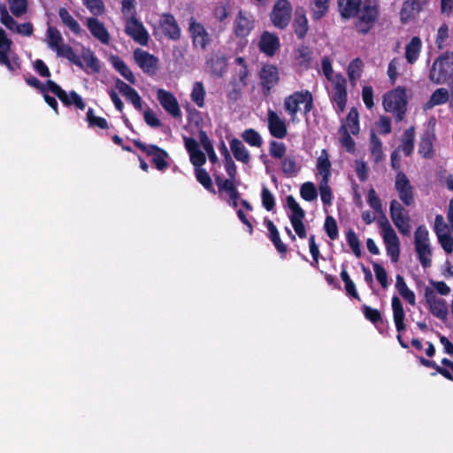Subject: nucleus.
<instances>
[{
	"label": "nucleus",
	"mask_w": 453,
	"mask_h": 453,
	"mask_svg": "<svg viewBox=\"0 0 453 453\" xmlns=\"http://www.w3.org/2000/svg\"><path fill=\"white\" fill-rule=\"evenodd\" d=\"M337 3L343 19L357 18L356 28L362 35L368 34L379 18V0H337Z\"/></svg>",
	"instance_id": "obj_1"
},
{
	"label": "nucleus",
	"mask_w": 453,
	"mask_h": 453,
	"mask_svg": "<svg viewBox=\"0 0 453 453\" xmlns=\"http://www.w3.org/2000/svg\"><path fill=\"white\" fill-rule=\"evenodd\" d=\"M407 94L404 87L398 86L383 96L385 111L393 113L396 122L403 119L407 111Z\"/></svg>",
	"instance_id": "obj_2"
},
{
	"label": "nucleus",
	"mask_w": 453,
	"mask_h": 453,
	"mask_svg": "<svg viewBox=\"0 0 453 453\" xmlns=\"http://www.w3.org/2000/svg\"><path fill=\"white\" fill-rule=\"evenodd\" d=\"M453 76V52L446 51L433 64L429 78L436 84H442Z\"/></svg>",
	"instance_id": "obj_3"
},
{
	"label": "nucleus",
	"mask_w": 453,
	"mask_h": 453,
	"mask_svg": "<svg viewBox=\"0 0 453 453\" xmlns=\"http://www.w3.org/2000/svg\"><path fill=\"white\" fill-rule=\"evenodd\" d=\"M133 143L147 157H151L150 162L154 165L157 170L164 172L168 168L169 164L167 162V158L169 157V154L165 150L156 144H146L139 139L133 140Z\"/></svg>",
	"instance_id": "obj_4"
},
{
	"label": "nucleus",
	"mask_w": 453,
	"mask_h": 453,
	"mask_svg": "<svg viewBox=\"0 0 453 453\" xmlns=\"http://www.w3.org/2000/svg\"><path fill=\"white\" fill-rule=\"evenodd\" d=\"M333 88L330 96L331 101L335 104V111L338 114L346 109L348 101L347 80L342 73L334 75L332 81Z\"/></svg>",
	"instance_id": "obj_5"
},
{
	"label": "nucleus",
	"mask_w": 453,
	"mask_h": 453,
	"mask_svg": "<svg viewBox=\"0 0 453 453\" xmlns=\"http://www.w3.org/2000/svg\"><path fill=\"white\" fill-rule=\"evenodd\" d=\"M188 33L192 40L194 49L205 50L211 42V36L206 30L205 27L196 21L194 17L188 19Z\"/></svg>",
	"instance_id": "obj_6"
},
{
	"label": "nucleus",
	"mask_w": 453,
	"mask_h": 453,
	"mask_svg": "<svg viewBox=\"0 0 453 453\" xmlns=\"http://www.w3.org/2000/svg\"><path fill=\"white\" fill-rule=\"evenodd\" d=\"M286 201L288 207L292 211V214L289 216V220L296 234L300 239L306 238L307 232L303 224L305 211L299 205L293 196H288Z\"/></svg>",
	"instance_id": "obj_7"
},
{
	"label": "nucleus",
	"mask_w": 453,
	"mask_h": 453,
	"mask_svg": "<svg viewBox=\"0 0 453 453\" xmlns=\"http://www.w3.org/2000/svg\"><path fill=\"white\" fill-rule=\"evenodd\" d=\"M292 6L288 0H277L270 14L273 26L280 29L286 28L291 19Z\"/></svg>",
	"instance_id": "obj_8"
},
{
	"label": "nucleus",
	"mask_w": 453,
	"mask_h": 453,
	"mask_svg": "<svg viewBox=\"0 0 453 453\" xmlns=\"http://www.w3.org/2000/svg\"><path fill=\"white\" fill-rule=\"evenodd\" d=\"M390 218L398 231L408 235L411 233L410 216L404 207L395 199L390 202L389 205Z\"/></svg>",
	"instance_id": "obj_9"
},
{
	"label": "nucleus",
	"mask_w": 453,
	"mask_h": 453,
	"mask_svg": "<svg viewBox=\"0 0 453 453\" xmlns=\"http://www.w3.org/2000/svg\"><path fill=\"white\" fill-rule=\"evenodd\" d=\"M46 85L50 91H51L61 102L64 105L69 107L71 105H75V107L79 110H84L86 104L81 98V96L75 91H70L69 94L66 93L58 84H57L54 81L48 80L46 81Z\"/></svg>",
	"instance_id": "obj_10"
},
{
	"label": "nucleus",
	"mask_w": 453,
	"mask_h": 453,
	"mask_svg": "<svg viewBox=\"0 0 453 453\" xmlns=\"http://www.w3.org/2000/svg\"><path fill=\"white\" fill-rule=\"evenodd\" d=\"M262 93L265 96L271 95L272 90L280 82V73L276 65L265 64L258 73Z\"/></svg>",
	"instance_id": "obj_11"
},
{
	"label": "nucleus",
	"mask_w": 453,
	"mask_h": 453,
	"mask_svg": "<svg viewBox=\"0 0 453 453\" xmlns=\"http://www.w3.org/2000/svg\"><path fill=\"white\" fill-rule=\"evenodd\" d=\"M134 59L144 73L154 76L158 71L159 59L157 57L140 48L134 50Z\"/></svg>",
	"instance_id": "obj_12"
},
{
	"label": "nucleus",
	"mask_w": 453,
	"mask_h": 453,
	"mask_svg": "<svg viewBox=\"0 0 453 453\" xmlns=\"http://www.w3.org/2000/svg\"><path fill=\"white\" fill-rule=\"evenodd\" d=\"M424 296L429 311L437 319L445 320L448 317V304L444 299L438 298L434 289L425 288Z\"/></svg>",
	"instance_id": "obj_13"
},
{
	"label": "nucleus",
	"mask_w": 453,
	"mask_h": 453,
	"mask_svg": "<svg viewBox=\"0 0 453 453\" xmlns=\"http://www.w3.org/2000/svg\"><path fill=\"white\" fill-rule=\"evenodd\" d=\"M395 188L399 199L404 205L411 206L414 203V188L407 175L402 171H399L395 176Z\"/></svg>",
	"instance_id": "obj_14"
},
{
	"label": "nucleus",
	"mask_w": 453,
	"mask_h": 453,
	"mask_svg": "<svg viewBox=\"0 0 453 453\" xmlns=\"http://www.w3.org/2000/svg\"><path fill=\"white\" fill-rule=\"evenodd\" d=\"M158 25L163 35L168 40L177 42L181 37V29L175 17L169 12H164L160 15Z\"/></svg>",
	"instance_id": "obj_15"
},
{
	"label": "nucleus",
	"mask_w": 453,
	"mask_h": 453,
	"mask_svg": "<svg viewBox=\"0 0 453 453\" xmlns=\"http://www.w3.org/2000/svg\"><path fill=\"white\" fill-rule=\"evenodd\" d=\"M125 32L140 45H148L150 40L149 33L142 23L140 22L134 16H132L127 19Z\"/></svg>",
	"instance_id": "obj_16"
},
{
	"label": "nucleus",
	"mask_w": 453,
	"mask_h": 453,
	"mask_svg": "<svg viewBox=\"0 0 453 453\" xmlns=\"http://www.w3.org/2000/svg\"><path fill=\"white\" fill-rule=\"evenodd\" d=\"M253 15L246 11L240 10L233 25V31L236 37L248 36L254 28Z\"/></svg>",
	"instance_id": "obj_17"
},
{
	"label": "nucleus",
	"mask_w": 453,
	"mask_h": 453,
	"mask_svg": "<svg viewBox=\"0 0 453 453\" xmlns=\"http://www.w3.org/2000/svg\"><path fill=\"white\" fill-rule=\"evenodd\" d=\"M157 97L161 106L173 118L181 117V111L176 97L173 93L159 88L157 92Z\"/></svg>",
	"instance_id": "obj_18"
},
{
	"label": "nucleus",
	"mask_w": 453,
	"mask_h": 453,
	"mask_svg": "<svg viewBox=\"0 0 453 453\" xmlns=\"http://www.w3.org/2000/svg\"><path fill=\"white\" fill-rule=\"evenodd\" d=\"M86 26L91 35L97 39L101 43L108 45L110 43L111 36L106 29L104 24L96 17H89L87 19Z\"/></svg>",
	"instance_id": "obj_19"
},
{
	"label": "nucleus",
	"mask_w": 453,
	"mask_h": 453,
	"mask_svg": "<svg viewBox=\"0 0 453 453\" xmlns=\"http://www.w3.org/2000/svg\"><path fill=\"white\" fill-rule=\"evenodd\" d=\"M268 129L271 135L277 139H283L288 134L285 121L271 110L268 111Z\"/></svg>",
	"instance_id": "obj_20"
},
{
	"label": "nucleus",
	"mask_w": 453,
	"mask_h": 453,
	"mask_svg": "<svg viewBox=\"0 0 453 453\" xmlns=\"http://www.w3.org/2000/svg\"><path fill=\"white\" fill-rule=\"evenodd\" d=\"M116 88L137 111L142 109V100L138 92L120 79L115 81Z\"/></svg>",
	"instance_id": "obj_21"
},
{
	"label": "nucleus",
	"mask_w": 453,
	"mask_h": 453,
	"mask_svg": "<svg viewBox=\"0 0 453 453\" xmlns=\"http://www.w3.org/2000/svg\"><path fill=\"white\" fill-rule=\"evenodd\" d=\"M258 46L261 52L273 57L280 48V39L276 35L265 31L261 35Z\"/></svg>",
	"instance_id": "obj_22"
},
{
	"label": "nucleus",
	"mask_w": 453,
	"mask_h": 453,
	"mask_svg": "<svg viewBox=\"0 0 453 453\" xmlns=\"http://www.w3.org/2000/svg\"><path fill=\"white\" fill-rule=\"evenodd\" d=\"M264 225L268 229V238L273 242V246L275 247L276 250L281 255V257H285L287 252H288V247L287 245L281 241L279 230L277 226L274 225V223L265 217L264 219Z\"/></svg>",
	"instance_id": "obj_23"
},
{
	"label": "nucleus",
	"mask_w": 453,
	"mask_h": 453,
	"mask_svg": "<svg viewBox=\"0 0 453 453\" xmlns=\"http://www.w3.org/2000/svg\"><path fill=\"white\" fill-rule=\"evenodd\" d=\"M206 67L211 75L215 78H221L227 68V59L224 55H213L206 60Z\"/></svg>",
	"instance_id": "obj_24"
},
{
	"label": "nucleus",
	"mask_w": 453,
	"mask_h": 453,
	"mask_svg": "<svg viewBox=\"0 0 453 453\" xmlns=\"http://www.w3.org/2000/svg\"><path fill=\"white\" fill-rule=\"evenodd\" d=\"M391 304L395 329L398 333H403L406 330V325L404 323L405 312L403 303L398 296H394L392 297Z\"/></svg>",
	"instance_id": "obj_25"
},
{
	"label": "nucleus",
	"mask_w": 453,
	"mask_h": 453,
	"mask_svg": "<svg viewBox=\"0 0 453 453\" xmlns=\"http://www.w3.org/2000/svg\"><path fill=\"white\" fill-rule=\"evenodd\" d=\"M305 101L303 98V90L296 91L287 96L284 100V109L291 116L292 120L296 117L299 111V105Z\"/></svg>",
	"instance_id": "obj_26"
},
{
	"label": "nucleus",
	"mask_w": 453,
	"mask_h": 453,
	"mask_svg": "<svg viewBox=\"0 0 453 453\" xmlns=\"http://www.w3.org/2000/svg\"><path fill=\"white\" fill-rule=\"evenodd\" d=\"M293 28L296 37L299 40L305 38L309 29V25L304 10L303 8L297 9L295 12Z\"/></svg>",
	"instance_id": "obj_27"
},
{
	"label": "nucleus",
	"mask_w": 453,
	"mask_h": 453,
	"mask_svg": "<svg viewBox=\"0 0 453 453\" xmlns=\"http://www.w3.org/2000/svg\"><path fill=\"white\" fill-rule=\"evenodd\" d=\"M400 142L401 143L396 150L402 151L404 154V156L411 157L413 154L415 147L414 127H410L409 128L404 130Z\"/></svg>",
	"instance_id": "obj_28"
},
{
	"label": "nucleus",
	"mask_w": 453,
	"mask_h": 453,
	"mask_svg": "<svg viewBox=\"0 0 453 453\" xmlns=\"http://www.w3.org/2000/svg\"><path fill=\"white\" fill-rule=\"evenodd\" d=\"M247 85L238 82L235 80L230 79L229 82L226 85V97L229 104H234L242 96V89Z\"/></svg>",
	"instance_id": "obj_29"
},
{
	"label": "nucleus",
	"mask_w": 453,
	"mask_h": 453,
	"mask_svg": "<svg viewBox=\"0 0 453 453\" xmlns=\"http://www.w3.org/2000/svg\"><path fill=\"white\" fill-rule=\"evenodd\" d=\"M435 136L434 134L426 132L420 136L418 142V154L426 158L430 159L434 157V141Z\"/></svg>",
	"instance_id": "obj_30"
},
{
	"label": "nucleus",
	"mask_w": 453,
	"mask_h": 453,
	"mask_svg": "<svg viewBox=\"0 0 453 453\" xmlns=\"http://www.w3.org/2000/svg\"><path fill=\"white\" fill-rule=\"evenodd\" d=\"M234 64L238 65L239 68L234 70L231 79L248 86L250 71L247 61L243 57L238 56L234 58Z\"/></svg>",
	"instance_id": "obj_31"
},
{
	"label": "nucleus",
	"mask_w": 453,
	"mask_h": 453,
	"mask_svg": "<svg viewBox=\"0 0 453 453\" xmlns=\"http://www.w3.org/2000/svg\"><path fill=\"white\" fill-rule=\"evenodd\" d=\"M383 241L386 245L387 254L390 257L393 263H396L400 257V240L396 233L383 237Z\"/></svg>",
	"instance_id": "obj_32"
},
{
	"label": "nucleus",
	"mask_w": 453,
	"mask_h": 453,
	"mask_svg": "<svg viewBox=\"0 0 453 453\" xmlns=\"http://www.w3.org/2000/svg\"><path fill=\"white\" fill-rule=\"evenodd\" d=\"M81 58L86 65V73H98L101 71L100 61L90 49L82 50Z\"/></svg>",
	"instance_id": "obj_33"
},
{
	"label": "nucleus",
	"mask_w": 453,
	"mask_h": 453,
	"mask_svg": "<svg viewBox=\"0 0 453 453\" xmlns=\"http://www.w3.org/2000/svg\"><path fill=\"white\" fill-rule=\"evenodd\" d=\"M231 151L237 161L243 164H248L250 160V155L243 145V143L237 138H233L229 142Z\"/></svg>",
	"instance_id": "obj_34"
},
{
	"label": "nucleus",
	"mask_w": 453,
	"mask_h": 453,
	"mask_svg": "<svg viewBox=\"0 0 453 453\" xmlns=\"http://www.w3.org/2000/svg\"><path fill=\"white\" fill-rule=\"evenodd\" d=\"M421 48V39L413 36L405 47V58L409 64H414L418 60Z\"/></svg>",
	"instance_id": "obj_35"
},
{
	"label": "nucleus",
	"mask_w": 453,
	"mask_h": 453,
	"mask_svg": "<svg viewBox=\"0 0 453 453\" xmlns=\"http://www.w3.org/2000/svg\"><path fill=\"white\" fill-rule=\"evenodd\" d=\"M110 60L113 67L120 73L121 76H123L131 84L135 83L136 80L133 72L123 59L118 56H111Z\"/></svg>",
	"instance_id": "obj_36"
},
{
	"label": "nucleus",
	"mask_w": 453,
	"mask_h": 453,
	"mask_svg": "<svg viewBox=\"0 0 453 453\" xmlns=\"http://www.w3.org/2000/svg\"><path fill=\"white\" fill-rule=\"evenodd\" d=\"M280 160V169L286 177H293L298 173L300 167L298 166L296 157L294 155L285 156Z\"/></svg>",
	"instance_id": "obj_37"
},
{
	"label": "nucleus",
	"mask_w": 453,
	"mask_h": 453,
	"mask_svg": "<svg viewBox=\"0 0 453 453\" xmlns=\"http://www.w3.org/2000/svg\"><path fill=\"white\" fill-rule=\"evenodd\" d=\"M317 169L322 177L320 181L329 180L331 176V162L326 150H322L320 156L318 157Z\"/></svg>",
	"instance_id": "obj_38"
},
{
	"label": "nucleus",
	"mask_w": 453,
	"mask_h": 453,
	"mask_svg": "<svg viewBox=\"0 0 453 453\" xmlns=\"http://www.w3.org/2000/svg\"><path fill=\"white\" fill-rule=\"evenodd\" d=\"M363 71L364 62L361 58H356L349 64L347 73L352 85H355L357 81L361 78Z\"/></svg>",
	"instance_id": "obj_39"
},
{
	"label": "nucleus",
	"mask_w": 453,
	"mask_h": 453,
	"mask_svg": "<svg viewBox=\"0 0 453 453\" xmlns=\"http://www.w3.org/2000/svg\"><path fill=\"white\" fill-rule=\"evenodd\" d=\"M395 288L403 299H405L411 305L415 304V301H416L415 294L412 290H411L408 288V286L404 280V278L400 274L396 275Z\"/></svg>",
	"instance_id": "obj_40"
},
{
	"label": "nucleus",
	"mask_w": 453,
	"mask_h": 453,
	"mask_svg": "<svg viewBox=\"0 0 453 453\" xmlns=\"http://www.w3.org/2000/svg\"><path fill=\"white\" fill-rule=\"evenodd\" d=\"M12 42L7 37L5 31L0 27V65H9L8 52L11 50Z\"/></svg>",
	"instance_id": "obj_41"
},
{
	"label": "nucleus",
	"mask_w": 453,
	"mask_h": 453,
	"mask_svg": "<svg viewBox=\"0 0 453 453\" xmlns=\"http://www.w3.org/2000/svg\"><path fill=\"white\" fill-rule=\"evenodd\" d=\"M417 257L423 268H428L432 265V250L429 243L415 246Z\"/></svg>",
	"instance_id": "obj_42"
},
{
	"label": "nucleus",
	"mask_w": 453,
	"mask_h": 453,
	"mask_svg": "<svg viewBox=\"0 0 453 453\" xmlns=\"http://www.w3.org/2000/svg\"><path fill=\"white\" fill-rule=\"evenodd\" d=\"M59 18L61 19L64 25L69 27V29L75 35L81 33V27L78 21L69 13V12L62 7L58 12Z\"/></svg>",
	"instance_id": "obj_43"
},
{
	"label": "nucleus",
	"mask_w": 453,
	"mask_h": 453,
	"mask_svg": "<svg viewBox=\"0 0 453 453\" xmlns=\"http://www.w3.org/2000/svg\"><path fill=\"white\" fill-rule=\"evenodd\" d=\"M418 361L423 366L435 370L434 372L431 373V376H435L437 373H439L447 380L453 381V375L447 368L441 367L438 365L434 361L426 359L423 357H419Z\"/></svg>",
	"instance_id": "obj_44"
},
{
	"label": "nucleus",
	"mask_w": 453,
	"mask_h": 453,
	"mask_svg": "<svg viewBox=\"0 0 453 453\" xmlns=\"http://www.w3.org/2000/svg\"><path fill=\"white\" fill-rule=\"evenodd\" d=\"M342 125H346L349 132L353 135H357L359 134V114L356 108H351L346 117L345 123Z\"/></svg>",
	"instance_id": "obj_45"
},
{
	"label": "nucleus",
	"mask_w": 453,
	"mask_h": 453,
	"mask_svg": "<svg viewBox=\"0 0 453 453\" xmlns=\"http://www.w3.org/2000/svg\"><path fill=\"white\" fill-rule=\"evenodd\" d=\"M449 99V92L446 88H437L431 96L430 99L425 105L426 109L433 108L436 105L445 104Z\"/></svg>",
	"instance_id": "obj_46"
},
{
	"label": "nucleus",
	"mask_w": 453,
	"mask_h": 453,
	"mask_svg": "<svg viewBox=\"0 0 453 453\" xmlns=\"http://www.w3.org/2000/svg\"><path fill=\"white\" fill-rule=\"evenodd\" d=\"M371 142V157H372L375 163H379L383 158V149L382 142L380 139L377 136L375 133H372L370 137Z\"/></svg>",
	"instance_id": "obj_47"
},
{
	"label": "nucleus",
	"mask_w": 453,
	"mask_h": 453,
	"mask_svg": "<svg viewBox=\"0 0 453 453\" xmlns=\"http://www.w3.org/2000/svg\"><path fill=\"white\" fill-rule=\"evenodd\" d=\"M196 180L210 193L215 195L216 190L213 187L211 178L207 171L203 168L195 169Z\"/></svg>",
	"instance_id": "obj_48"
},
{
	"label": "nucleus",
	"mask_w": 453,
	"mask_h": 453,
	"mask_svg": "<svg viewBox=\"0 0 453 453\" xmlns=\"http://www.w3.org/2000/svg\"><path fill=\"white\" fill-rule=\"evenodd\" d=\"M198 136H199V140H200V142H201L203 150L208 154L209 160L212 164H216L218 162V157L214 151L213 145H212L211 140L209 139L206 132L203 130H200Z\"/></svg>",
	"instance_id": "obj_49"
},
{
	"label": "nucleus",
	"mask_w": 453,
	"mask_h": 453,
	"mask_svg": "<svg viewBox=\"0 0 453 453\" xmlns=\"http://www.w3.org/2000/svg\"><path fill=\"white\" fill-rule=\"evenodd\" d=\"M361 311L364 317L372 323L376 327L379 326V324L383 323L381 312L378 309H374L370 307L369 305L363 304L361 306Z\"/></svg>",
	"instance_id": "obj_50"
},
{
	"label": "nucleus",
	"mask_w": 453,
	"mask_h": 453,
	"mask_svg": "<svg viewBox=\"0 0 453 453\" xmlns=\"http://www.w3.org/2000/svg\"><path fill=\"white\" fill-rule=\"evenodd\" d=\"M329 1L330 0H312L311 3V12H312V19H320L324 17L329 8Z\"/></svg>",
	"instance_id": "obj_51"
},
{
	"label": "nucleus",
	"mask_w": 453,
	"mask_h": 453,
	"mask_svg": "<svg viewBox=\"0 0 453 453\" xmlns=\"http://www.w3.org/2000/svg\"><path fill=\"white\" fill-rule=\"evenodd\" d=\"M242 138L245 142L252 147L260 148L263 144L261 135L253 128L245 129L242 134Z\"/></svg>",
	"instance_id": "obj_52"
},
{
	"label": "nucleus",
	"mask_w": 453,
	"mask_h": 453,
	"mask_svg": "<svg viewBox=\"0 0 453 453\" xmlns=\"http://www.w3.org/2000/svg\"><path fill=\"white\" fill-rule=\"evenodd\" d=\"M48 45L50 49L57 51L63 45V37L60 32L52 27L47 30Z\"/></svg>",
	"instance_id": "obj_53"
},
{
	"label": "nucleus",
	"mask_w": 453,
	"mask_h": 453,
	"mask_svg": "<svg viewBox=\"0 0 453 453\" xmlns=\"http://www.w3.org/2000/svg\"><path fill=\"white\" fill-rule=\"evenodd\" d=\"M205 89L202 82L196 81L193 85L191 100L199 107L204 106Z\"/></svg>",
	"instance_id": "obj_54"
},
{
	"label": "nucleus",
	"mask_w": 453,
	"mask_h": 453,
	"mask_svg": "<svg viewBox=\"0 0 453 453\" xmlns=\"http://www.w3.org/2000/svg\"><path fill=\"white\" fill-rule=\"evenodd\" d=\"M86 119L89 127H98L100 129L109 128V124L106 119L96 116L92 108H88Z\"/></svg>",
	"instance_id": "obj_55"
},
{
	"label": "nucleus",
	"mask_w": 453,
	"mask_h": 453,
	"mask_svg": "<svg viewBox=\"0 0 453 453\" xmlns=\"http://www.w3.org/2000/svg\"><path fill=\"white\" fill-rule=\"evenodd\" d=\"M339 133L342 136V144L345 147L348 152H354L356 150L355 141L351 137V133L349 132L346 125H342L339 128Z\"/></svg>",
	"instance_id": "obj_56"
},
{
	"label": "nucleus",
	"mask_w": 453,
	"mask_h": 453,
	"mask_svg": "<svg viewBox=\"0 0 453 453\" xmlns=\"http://www.w3.org/2000/svg\"><path fill=\"white\" fill-rule=\"evenodd\" d=\"M300 196L301 197L307 201L311 202L317 199L318 197V190L314 185V183L307 181L304 182L300 188Z\"/></svg>",
	"instance_id": "obj_57"
},
{
	"label": "nucleus",
	"mask_w": 453,
	"mask_h": 453,
	"mask_svg": "<svg viewBox=\"0 0 453 453\" xmlns=\"http://www.w3.org/2000/svg\"><path fill=\"white\" fill-rule=\"evenodd\" d=\"M287 147L284 142L271 141L269 143V154L274 159H282L286 156Z\"/></svg>",
	"instance_id": "obj_58"
},
{
	"label": "nucleus",
	"mask_w": 453,
	"mask_h": 453,
	"mask_svg": "<svg viewBox=\"0 0 453 453\" xmlns=\"http://www.w3.org/2000/svg\"><path fill=\"white\" fill-rule=\"evenodd\" d=\"M83 5L94 16H100L104 13L105 6L103 0H81Z\"/></svg>",
	"instance_id": "obj_59"
},
{
	"label": "nucleus",
	"mask_w": 453,
	"mask_h": 453,
	"mask_svg": "<svg viewBox=\"0 0 453 453\" xmlns=\"http://www.w3.org/2000/svg\"><path fill=\"white\" fill-rule=\"evenodd\" d=\"M319 189L320 193V198L324 205H331L333 199L332 189L329 186V180L319 181Z\"/></svg>",
	"instance_id": "obj_60"
},
{
	"label": "nucleus",
	"mask_w": 453,
	"mask_h": 453,
	"mask_svg": "<svg viewBox=\"0 0 453 453\" xmlns=\"http://www.w3.org/2000/svg\"><path fill=\"white\" fill-rule=\"evenodd\" d=\"M346 240H347V242H348L349 246L350 247L352 252L354 253V255L357 257H361L360 242H359V240H358L356 233L354 232V230L349 229L347 232Z\"/></svg>",
	"instance_id": "obj_61"
},
{
	"label": "nucleus",
	"mask_w": 453,
	"mask_h": 453,
	"mask_svg": "<svg viewBox=\"0 0 453 453\" xmlns=\"http://www.w3.org/2000/svg\"><path fill=\"white\" fill-rule=\"evenodd\" d=\"M12 13L20 17L27 11V0H8Z\"/></svg>",
	"instance_id": "obj_62"
},
{
	"label": "nucleus",
	"mask_w": 453,
	"mask_h": 453,
	"mask_svg": "<svg viewBox=\"0 0 453 453\" xmlns=\"http://www.w3.org/2000/svg\"><path fill=\"white\" fill-rule=\"evenodd\" d=\"M367 203L377 213H382V203L375 189L371 188L367 193Z\"/></svg>",
	"instance_id": "obj_63"
},
{
	"label": "nucleus",
	"mask_w": 453,
	"mask_h": 453,
	"mask_svg": "<svg viewBox=\"0 0 453 453\" xmlns=\"http://www.w3.org/2000/svg\"><path fill=\"white\" fill-rule=\"evenodd\" d=\"M437 239L445 253L451 254L453 252V237L450 233L448 232L439 234L437 235Z\"/></svg>",
	"instance_id": "obj_64"
}]
</instances>
